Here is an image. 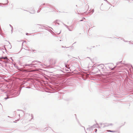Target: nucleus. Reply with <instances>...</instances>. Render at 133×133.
I'll return each mask as SVG.
<instances>
[{
    "label": "nucleus",
    "instance_id": "f257e3e1",
    "mask_svg": "<svg viewBox=\"0 0 133 133\" xmlns=\"http://www.w3.org/2000/svg\"><path fill=\"white\" fill-rule=\"evenodd\" d=\"M1 58V59H7V60H8V59L7 58V57H2Z\"/></svg>",
    "mask_w": 133,
    "mask_h": 133
},
{
    "label": "nucleus",
    "instance_id": "f03ea898",
    "mask_svg": "<svg viewBox=\"0 0 133 133\" xmlns=\"http://www.w3.org/2000/svg\"><path fill=\"white\" fill-rule=\"evenodd\" d=\"M104 67V65H101L99 66V67H101L102 68H103Z\"/></svg>",
    "mask_w": 133,
    "mask_h": 133
},
{
    "label": "nucleus",
    "instance_id": "7ed1b4c3",
    "mask_svg": "<svg viewBox=\"0 0 133 133\" xmlns=\"http://www.w3.org/2000/svg\"><path fill=\"white\" fill-rule=\"evenodd\" d=\"M85 7L86 8H87L88 9L87 10H88V9L89 8V6L88 5H87Z\"/></svg>",
    "mask_w": 133,
    "mask_h": 133
},
{
    "label": "nucleus",
    "instance_id": "20e7f679",
    "mask_svg": "<svg viewBox=\"0 0 133 133\" xmlns=\"http://www.w3.org/2000/svg\"><path fill=\"white\" fill-rule=\"evenodd\" d=\"M108 131L110 132H115V131H111V130H109Z\"/></svg>",
    "mask_w": 133,
    "mask_h": 133
},
{
    "label": "nucleus",
    "instance_id": "39448f33",
    "mask_svg": "<svg viewBox=\"0 0 133 133\" xmlns=\"http://www.w3.org/2000/svg\"><path fill=\"white\" fill-rule=\"evenodd\" d=\"M112 125V124H110L109 125Z\"/></svg>",
    "mask_w": 133,
    "mask_h": 133
},
{
    "label": "nucleus",
    "instance_id": "423d86ee",
    "mask_svg": "<svg viewBox=\"0 0 133 133\" xmlns=\"http://www.w3.org/2000/svg\"><path fill=\"white\" fill-rule=\"evenodd\" d=\"M26 35H28V33H27V34H26Z\"/></svg>",
    "mask_w": 133,
    "mask_h": 133
},
{
    "label": "nucleus",
    "instance_id": "0eeeda50",
    "mask_svg": "<svg viewBox=\"0 0 133 133\" xmlns=\"http://www.w3.org/2000/svg\"><path fill=\"white\" fill-rule=\"evenodd\" d=\"M118 133H119V132H118Z\"/></svg>",
    "mask_w": 133,
    "mask_h": 133
}]
</instances>
